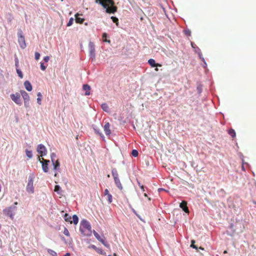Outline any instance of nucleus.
Masks as SVG:
<instances>
[{
	"mask_svg": "<svg viewBox=\"0 0 256 256\" xmlns=\"http://www.w3.org/2000/svg\"><path fill=\"white\" fill-rule=\"evenodd\" d=\"M96 2H98L103 8H106V11L108 14H114L117 10V8L114 6L113 0H96Z\"/></svg>",
	"mask_w": 256,
	"mask_h": 256,
	"instance_id": "1",
	"label": "nucleus"
},
{
	"mask_svg": "<svg viewBox=\"0 0 256 256\" xmlns=\"http://www.w3.org/2000/svg\"><path fill=\"white\" fill-rule=\"evenodd\" d=\"M80 231L85 236H90L92 235V226L88 220H82L80 226Z\"/></svg>",
	"mask_w": 256,
	"mask_h": 256,
	"instance_id": "2",
	"label": "nucleus"
},
{
	"mask_svg": "<svg viewBox=\"0 0 256 256\" xmlns=\"http://www.w3.org/2000/svg\"><path fill=\"white\" fill-rule=\"evenodd\" d=\"M34 176H30L28 177V182L26 186V190L29 194H33L34 192Z\"/></svg>",
	"mask_w": 256,
	"mask_h": 256,
	"instance_id": "3",
	"label": "nucleus"
},
{
	"mask_svg": "<svg viewBox=\"0 0 256 256\" xmlns=\"http://www.w3.org/2000/svg\"><path fill=\"white\" fill-rule=\"evenodd\" d=\"M18 42L20 46L22 48H26V42L25 38L24 36L22 31H20L18 33Z\"/></svg>",
	"mask_w": 256,
	"mask_h": 256,
	"instance_id": "4",
	"label": "nucleus"
},
{
	"mask_svg": "<svg viewBox=\"0 0 256 256\" xmlns=\"http://www.w3.org/2000/svg\"><path fill=\"white\" fill-rule=\"evenodd\" d=\"M93 234L96 236V238L98 240L100 241L102 244H103L105 246L108 248L110 246V245L109 244L107 243V242L105 240V237L104 236H100L98 233L94 231V230Z\"/></svg>",
	"mask_w": 256,
	"mask_h": 256,
	"instance_id": "5",
	"label": "nucleus"
},
{
	"mask_svg": "<svg viewBox=\"0 0 256 256\" xmlns=\"http://www.w3.org/2000/svg\"><path fill=\"white\" fill-rule=\"evenodd\" d=\"M40 162L42 163V168L44 172H48V164L50 162V160H44V158L38 157Z\"/></svg>",
	"mask_w": 256,
	"mask_h": 256,
	"instance_id": "6",
	"label": "nucleus"
},
{
	"mask_svg": "<svg viewBox=\"0 0 256 256\" xmlns=\"http://www.w3.org/2000/svg\"><path fill=\"white\" fill-rule=\"evenodd\" d=\"M16 206H9L4 210L3 212L6 216H9V217H10L12 219H13L14 216V210H16Z\"/></svg>",
	"mask_w": 256,
	"mask_h": 256,
	"instance_id": "7",
	"label": "nucleus"
},
{
	"mask_svg": "<svg viewBox=\"0 0 256 256\" xmlns=\"http://www.w3.org/2000/svg\"><path fill=\"white\" fill-rule=\"evenodd\" d=\"M37 152L40 156L42 157V156H44L46 154L47 150L44 145L39 144L37 146Z\"/></svg>",
	"mask_w": 256,
	"mask_h": 256,
	"instance_id": "8",
	"label": "nucleus"
},
{
	"mask_svg": "<svg viewBox=\"0 0 256 256\" xmlns=\"http://www.w3.org/2000/svg\"><path fill=\"white\" fill-rule=\"evenodd\" d=\"M10 96L12 100L15 102V103L17 104H22L20 94H18V92H16L15 94H11Z\"/></svg>",
	"mask_w": 256,
	"mask_h": 256,
	"instance_id": "9",
	"label": "nucleus"
},
{
	"mask_svg": "<svg viewBox=\"0 0 256 256\" xmlns=\"http://www.w3.org/2000/svg\"><path fill=\"white\" fill-rule=\"evenodd\" d=\"M88 48H89V53L90 56V58H92V59H94L95 58V46L94 44L92 42H90L88 44Z\"/></svg>",
	"mask_w": 256,
	"mask_h": 256,
	"instance_id": "10",
	"label": "nucleus"
},
{
	"mask_svg": "<svg viewBox=\"0 0 256 256\" xmlns=\"http://www.w3.org/2000/svg\"><path fill=\"white\" fill-rule=\"evenodd\" d=\"M20 93L24 99V103L26 106H28L30 97L28 94L24 90H20Z\"/></svg>",
	"mask_w": 256,
	"mask_h": 256,
	"instance_id": "11",
	"label": "nucleus"
},
{
	"mask_svg": "<svg viewBox=\"0 0 256 256\" xmlns=\"http://www.w3.org/2000/svg\"><path fill=\"white\" fill-rule=\"evenodd\" d=\"M104 194L106 197V199L108 203H112V196L111 194L110 193L108 189H105L104 192Z\"/></svg>",
	"mask_w": 256,
	"mask_h": 256,
	"instance_id": "12",
	"label": "nucleus"
},
{
	"mask_svg": "<svg viewBox=\"0 0 256 256\" xmlns=\"http://www.w3.org/2000/svg\"><path fill=\"white\" fill-rule=\"evenodd\" d=\"M104 130L106 135L109 136L111 134V130L110 129V124L109 122H106L104 126Z\"/></svg>",
	"mask_w": 256,
	"mask_h": 256,
	"instance_id": "13",
	"label": "nucleus"
},
{
	"mask_svg": "<svg viewBox=\"0 0 256 256\" xmlns=\"http://www.w3.org/2000/svg\"><path fill=\"white\" fill-rule=\"evenodd\" d=\"M180 207L182 209L186 212H189V208L187 206V202L185 200H182L180 204Z\"/></svg>",
	"mask_w": 256,
	"mask_h": 256,
	"instance_id": "14",
	"label": "nucleus"
},
{
	"mask_svg": "<svg viewBox=\"0 0 256 256\" xmlns=\"http://www.w3.org/2000/svg\"><path fill=\"white\" fill-rule=\"evenodd\" d=\"M83 90L85 91L86 96H88L90 93V86L88 84H84L83 86Z\"/></svg>",
	"mask_w": 256,
	"mask_h": 256,
	"instance_id": "15",
	"label": "nucleus"
},
{
	"mask_svg": "<svg viewBox=\"0 0 256 256\" xmlns=\"http://www.w3.org/2000/svg\"><path fill=\"white\" fill-rule=\"evenodd\" d=\"M24 86L28 91H32V86L30 81H25L24 82Z\"/></svg>",
	"mask_w": 256,
	"mask_h": 256,
	"instance_id": "16",
	"label": "nucleus"
},
{
	"mask_svg": "<svg viewBox=\"0 0 256 256\" xmlns=\"http://www.w3.org/2000/svg\"><path fill=\"white\" fill-rule=\"evenodd\" d=\"M52 164L54 166V168L55 170H56V169L59 168L60 166V163L58 160H56V161H54V160H52Z\"/></svg>",
	"mask_w": 256,
	"mask_h": 256,
	"instance_id": "17",
	"label": "nucleus"
},
{
	"mask_svg": "<svg viewBox=\"0 0 256 256\" xmlns=\"http://www.w3.org/2000/svg\"><path fill=\"white\" fill-rule=\"evenodd\" d=\"M112 176H113L114 178V182H115L116 181V180L117 179L118 176V174L116 170V168H112Z\"/></svg>",
	"mask_w": 256,
	"mask_h": 256,
	"instance_id": "18",
	"label": "nucleus"
},
{
	"mask_svg": "<svg viewBox=\"0 0 256 256\" xmlns=\"http://www.w3.org/2000/svg\"><path fill=\"white\" fill-rule=\"evenodd\" d=\"M79 16H80V14H75L76 22L83 23L84 20V18H80Z\"/></svg>",
	"mask_w": 256,
	"mask_h": 256,
	"instance_id": "19",
	"label": "nucleus"
},
{
	"mask_svg": "<svg viewBox=\"0 0 256 256\" xmlns=\"http://www.w3.org/2000/svg\"><path fill=\"white\" fill-rule=\"evenodd\" d=\"M115 184L117 188H118L120 190H122L123 188L120 182V181L118 178V176L115 181Z\"/></svg>",
	"mask_w": 256,
	"mask_h": 256,
	"instance_id": "20",
	"label": "nucleus"
},
{
	"mask_svg": "<svg viewBox=\"0 0 256 256\" xmlns=\"http://www.w3.org/2000/svg\"><path fill=\"white\" fill-rule=\"evenodd\" d=\"M64 219L66 222H69L70 223H72V216L68 215V214H65L64 215Z\"/></svg>",
	"mask_w": 256,
	"mask_h": 256,
	"instance_id": "21",
	"label": "nucleus"
},
{
	"mask_svg": "<svg viewBox=\"0 0 256 256\" xmlns=\"http://www.w3.org/2000/svg\"><path fill=\"white\" fill-rule=\"evenodd\" d=\"M148 63L151 66H152V68H154V66H156V62L154 59H149V60H148Z\"/></svg>",
	"mask_w": 256,
	"mask_h": 256,
	"instance_id": "22",
	"label": "nucleus"
},
{
	"mask_svg": "<svg viewBox=\"0 0 256 256\" xmlns=\"http://www.w3.org/2000/svg\"><path fill=\"white\" fill-rule=\"evenodd\" d=\"M228 134L232 136V138H234V137L236 136V133L234 130V129H232V128H231L228 130Z\"/></svg>",
	"mask_w": 256,
	"mask_h": 256,
	"instance_id": "23",
	"label": "nucleus"
},
{
	"mask_svg": "<svg viewBox=\"0 0 256 256\" xmlns=\"http://www.w3.org/2000/svg\"><path fill=\"white\" fill-rule=\"evenodd\" d=\"M102 108L103 109L104 112H108L109 108L108 104H106V103H103L102 104Z\"/></svg>",
	"mask_w": 256,
	"mask_h": 256,
	"instance_id": "24",
	"label": "nucleus"
},
{
	"mask_svg": "<svg viewBox=\"0 0 256 256\" xmlns=\"http://www.w3.org/2000/svg\"><path fill=\"white\" fill-rule=\"evenodd\" d=\"M37 96H38V98H37V102L39 104H42V94H40V92H38L37 94Z\"/></svg>",
	"mask_w": 256,
	"mask_h": 256,
	"instance_id": "25",
	"label": "nucleus"
},
{
	"mask_svg": "<svg viewBox=\"0 0 256 256\" xmlns=\"http://www.w3.org/2000/svg\"><path fill=\"white\" fill-rule=\"evenodd\" d=\"M16 72L18 76H19V77H20V78H23L24 74H23L22 72L21 71L20 69V68H16Z\"/></svg>",
	"mask_w": 256,
	"mask_h": 256,
	"instance_id": "26",
	"label": "nucleus"
},
{
	"mask_svg": "<svg viewBox=\"0 0 256 256\" xmlns=\"http://www.w3.org/2000/svg\"><path fill=\"white\" fill-rule=\"evenodd\" d=\"M26 156L29 158H31L32 157L33 154L32 153V151L31 150H26Z\"/></svg>",
	"mask_w": 256,
	"mask_h": 256,
	"instance_id": "27",
	"label": "nucleus"
},
{
	"mask_svg": "<svg viewBox=\"0 0 256 256\" xmlns=\"http://www.w3.org/2000/svg\"><path fill=\"white\" fill-rule=\"evenodd\" d=\"M72 220H73L72 222H73V223H74V224H78V216L74 215L72 216Z\"/></svg>",
	"mask_w": 256,
	"mask_h": 256,
	"instance_id": "28",
	"label": "nucleus"
},
{
	"mask_svg": "<svg viewBox=\"0 0 256 256\" xmlns=\"http://www.w3.org/2000/svg\"><path fill=\"white\" fill-rule=\"evenodd\" d=\"M47 250L48 253L50 254V255L52 256H58L57 255V253H56V252H54V250H52V249H48Z\"/></svg>",
	"mask_w": 256,
	"mask_h": 256,
	"instance_id": "29",
	"label": "nucleus"
},
{
	"mask_svg": "<svg viewBox=\"0 0 256 256\" xmlns=\"http://www.w3.org/2000/svg\"><path fill=\"white\" fill-rule=\"evenodd\" d=\"M61 188L59 185H56L54 186V191L58 194H61L60 193Z\"/></svg>",
	"mask_w": 256,
	"mask_h": 256,
	"instance_id": "30",
	"label": "nucleus"
},
{
	"mask_svg": "<svg viewBox=\"0 0 256 256\" xmlns=\"http://www.w3.org/2000/svg\"><path fill=\"white\" fill-rule=\"evenodd\" d=\"M132 154L134 157H137V156H138V150H132Z\"/></svg>",
	"mask_w": 256,
	"mask_h": 256,
	"instance_id": "31",
	"label": "nucleus"
},
{
	"mask_svg": "<svg viewBox=\"0 0 256 256\" xmlns=\"http://www.w3.org/2000/svg\"><path fill=\"white\" fill-rule=\"evenodd\" d=\"M111 18L112 19L114 22H115L117 26L118 24V19L117 18H116V16H112L111 17Z\"/></svg>",
	"mask_w": 256,
	"mask_h": 256,
	"instance_id": "32",
	"label": "nucleus"
},
{
	"mask_svg": "<svg viewBox=\"0 0 256 256\" xmlns=\"http://www.w3.org/2000/svg\"><path fill=\"white\" fill-rule=\"evenodd\" d=\"M94 130L95 132H96V134H99V135H100V136L102 137H104V134H102V132H100V130H99V129H97V128H94Z\"/></svg>",
	"mask_w": 256,
	"mask_h": 256,
	"instance_id": "33",
	"label": "nucleus"
},
{
	"mask_svg": "<svg viewBox=\"0 0 256 256\" xmlns=\"http://www.w3.org/2000/svg\"><path fill=\"white\" fill-rule=\"evenodd\" d=\"M194 242H195L194 240H192L190 246L192 248H194L196 250H198V247H196V245H195Z\"/></svg>",
	"mask_w": 256,
	"mask_h": 256,
	"instance_id": "34",
	"label": "nucleus"
},
{
	"mask_svg": "<svg viewBox=\"0 0 256 256\" xmlns=\"http://www.w3.org/2000/svg\"><path fill=\"white\" fill-rule=\"evenodd\" d=\"M63 233L64 234L66 235V236H70V232L66 228H64L63 231Z\"/></svg>",
	"mask_w": 256,
	"mask_h": 256,
	"instance_id": "35",
	"label": "nucleus"
},
{
	"mask_svg": "<svg viewBox=\"0 0 256 256\" xmlns=\"http://www.w3.org/2000/svg\"><path fill=\"white\" fill-rule=\"evenodd\" d=\"M73 22H74V18H70L67 24V26H72V24Z\"/></svg>",
	"mask_w": 256,
	"mask_h": 256,
	"instance_id": "36",
	"label": "nucleus"
},
{
	"mask_svg": "<svg viewBox=\"0 0 256 256\" xmlns=\"http://www.w3.org/2000/svg\"><path fill=\"white\" fill-rule=\"evenodd\" d=\"M40 54L39 52H35V54H34L35 59H36V60L40 59Z\"/></svg>",
	"mask_w": 256,
	"mask_h": 256,
	"instance_id": "37",
	"label": "nucleus"
},
{
	"mask_svg": "<svg viewBox=\"0 0 256 256\" xmlns=\"http://www.w3.org/2000/svg\"><path fill=\"white\" fill-rule=\"evenodd\" d=\"M15 66L16 67V68H18L19 67V62L18 58H15Z\"/></svg>",
	"mask_w": 256,
	"mask_h": 256,
	"instance_id": "38",
	"label": "nucleus"
},
{
	"mask_svg": "<svg viewBox=\"0 0 256 256\" xmlns=\"http://www.w3.org/2000/svg\"><path fill=\"white\" fill-rule=\"evenodd\" d=\"M107 36V34H106V32H104V34H102V38H104V42H108V40H106V38ZM108 42H110V40H108Z\"/></svg>",
	"mask_w": 256,
	"mask_h": 256,
	"instance_id": "39",
	"label": "nucleus"
},
{
	"mask_svg": "<svg viewBox=\"0 0 256 256\" xmlns=\"http://www.w3.org/2000/svg\"><path fill=\"white\" fill-rule=\"evenodd\" d=\"M40 68L42 70H45L46 69V66H44V63H41L40 64Z\"/></svg>",
	"mask_w": 256,
	"mask_h": 256,
	"instance_id": "40",
	"label": "nucleus"
},
{
	"mask_svg": "<svg viewBox=\"0 0 256 256\" xmlns=\"http://www.w3.org/2000/svg\"><path fill=\"white\" fill-rule=\"evenodd\" d=\"M44 60L45 62H48V61L50 60L49 56H45V57L44 58Z\"/></svg>",
	"mask_w": 256,
	"mask_h": 256,
	"instance_id": "41",
	"label": "nucleus"
},
{
	"mask_svg": "<svg viewBox=\"0 0 256 256\" xmlns=\"http://www.w3.org/2000/svg\"><path fill=\"white\" fill-rule=\"evenodd\" d=\"M96 252H98L99 254H104V252H103V250H102V249L98 248H97Z\"/></svg>",
	"mask_w": 256,
	"mask_h": 256,
	"instance_id": "42",
	"label": "nucleus"
},
{
	"mask_svg": "<svg viewBox=\"0 0 256 256\" xmlns=\"http://www.w3.org/2000/svg\"><path fill=\"white\" fill-rule=\"evenodd\" d=\"M184 32L186 34H190V33H191L190 31L189 30H185Z\"/></svg>",
	"mask_w": 256,
	"mask_h": 256,
	"instance_id": "43",
	"label": "nucleus"
},
{
	"mask_svg": "<svg viewBox=\"0 0 256 256\" xmlns=\"http://www.w3.org/2000/svg\"><path fill=\"white\" fill-rule=\"evenodd\" d=\"M91 246L93 249L95 250H97L98 248L96 247V245H92Z\"/></svg>",
	"mask_w": 256,
	"mask_h": 256,
	"instance_id": "44",
	"label": "nucleus"
},
{
	"mask_svg": "<svg viewBox=\"0 0 256 256\" xmlns=\"http://www.w3.org/2000/svg\"><path fill=\"white\" fill-rule=\"evenodd\" d=\"M140 184V188H141L142 190L144 191V185H140V184Z\"/></svg>",
	"mask_w": 256,
	"mask_h": 256,
	"instance_id": "45",
	"label": "nucleus"
},
{
	"mask_svg": "<svg viewBox=\"0 0 256 256\" xmlns=\"http://www.w3.org/2000/svg\"><path fill=\"white\" fill-rule=\"evenodd\" d=\"M200 58L202 59V60H203L204 62H205L204 58L202 57V56L201 54H199Z\"/></svg>",
	"mask_w": 256,
	"mask_h": 256,
	"instance_id": "46",
	"label": "nucleus"
},
{
	"mask_svg": "<svg viewBox=\"0 0 256 256\" xmlns=\"http://www.w3.org/2000/svg\"><path fill=\"white\" fill-rule=\"evenodd\" d=\"M162 66L161 64L156 63V66Z\"/></svg>",
	"mask_w": 256,
	"mask_h": 256,
	"instance_id": "47",
	"label": "nucleus"
},
{
	"mask_svg": "<svg viewBox=\"0 0 256 256\" xmlns=\"http://www.w3.org/2000/svg\"><path fill=\"white\" fill-rule=\"evenodd\" d=\"M64 256H70V254L66 253Z\"/></svg>",
	"mask_w": 256,
	"mask_h": 256,
	"instance_id": "48",
	"label": "nucleus"
},
{
	"mask_svg": "<svg viewBox=\"0 0 256 256\" xmlns=\"http://www.w3.org/2000/svg\"><path fill=\"white\" fill-rule=\"evenodd\" d=\"M158 68H155V70L156 71H158Z\"/></svg>",
	"mask_w": 256,
	"mask_h": 256,
	"instance_id": "49",
	"label": "nucleus"
},
{
	"mask_svg": "<svg viewBox=\"0 0 256 256\" xmlns=\"http://www.w3.org/2000/svg\"><path fill=\"white\" fill-rule=\"evenodd\" d=\"M114 256H118V255H117V254H116V253H114Z\"/></svg>",
	"mask_w": 256,
	"mask_h": 256,
	"instance_id": "50",
	"label": "nucleus"
},
{
	"mask_svg": "<svg viewBox=\"0 0 256 256\" xmlns=\"http://www.w3.org/2000/svg\"><path fill=\"white\" fill-rule=\"evenodd\" d=\"M144 196H148V195H147V194H144Z\"/></svg>",
	"mask_w": 256,
	"mask_h": 256,
	"instance_id": "51",
	"label": "nucleus"
},
{
	"mask_svg": "<svg viewBox=\"0 0 256 256\" xmlns=\"http://www.w3.org/2000/svg\"><path fill=\"white\" fill-rule=\"evenodd\" d=\"M14 204H18V202H15Z\"/></svg>",
	"mask_w": 256,
	"mask_h": 256,
	"instance_id": "52",
	"label": "nucleus"
},
{
	"mask_svg": "<svg viewBox=\"0 0 256 256\" xmlns=\"http://www.w3.org/2000/svg\"><path fill=\"white\" fill-rule=\"evenodd\" d=\"M224 252L225 254H226V252H227L226 250H224Z\"/></svg>",
	"mask_w": 256,
	"mask_h": 256,
	"instance_id": "53",
	"label": "nucleus"
},
{
	"mask_svg": "<svg viewBox=\"0 0 256 256\" xmlns=\"http://www.w3.org/2000/svg\"><path fill=\"white\" fill-rule=\"evenodd\" d=\"M0 191H1V188H0Z\"/></svg>",
	"mask_w": 256,
	"mask_h": 256,
	"instance_id": "54",
	"label": "nucleus"
},
{
	"mask_svg": "<svg viewBox=\"0 0 256 256\" xmlns=\"http://www.w3.org/2000/svg\"><path fill=\"white\" fill-rule=\"evenodd\" d=\"M108 256H112V255H108Z\"/></svg>",
	"mask_w": 256,
	"mask_h": 256,
	"instance_id": "55",
	"label": "nucleus"
}]
</instances>
